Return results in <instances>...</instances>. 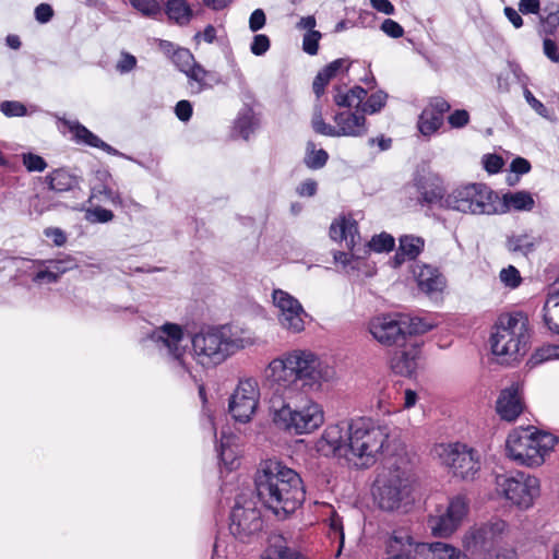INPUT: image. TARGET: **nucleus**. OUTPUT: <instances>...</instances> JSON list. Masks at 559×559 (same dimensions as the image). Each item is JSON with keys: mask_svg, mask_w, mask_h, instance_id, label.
Listing matches in <instances>:
<instances>
[{"mask_svg": "<svg viewBox=\"0 0 559 559\" xmlns=\"http://www.w3.org/2000/svg\"><path fill=\"white\" fill-rule=\"evenodd\" d=\"M389 428L359 419L350 425H330L316 442V451L326 457L343 459L357 468L369 467L382 454Z\"/></svg>", "mask_w": 559, "mask_h": 559, "instance_id": "obj_1", "label": "nucleus"}, {"mask_svg": "<svg viewBox=\"0 0 559 559\" xmlns=\"http://www.w3.org/2000/svg\"><path fill=\"white\" fill-rule=\"evenodd\" d=\"M255 488L259 499L278 519H286L305 501L301 477L277 460H266L260 464Z\"/></svg>", "mask_w": 559, "mask_h": 559, "instance_id": "obj_2", "label": "nucleus"}, {"mask_svg": "<svg viewBox=\"0 0 559 559\" xmlns=\"http://www.w3.org/2000/svg\"><path fill=\"white\" fill-rule=\"evenodd\" d=\"M334 373V369L313 353L294 350L283 358L273 359L264 369L263 378L272 384H294L298 381L302 384H321L332 381Z\"/></svg>", "mask_w": 559, "mask_h": 559, "instance_id": "obj_3", "label": "nucleus"}, {"mask_svg": "<svg viewBox=\"0 0 559 559\" xmlns=\"http://www.w3.org/2000/svg\"><path fill=\"white\" fill-rule=\"evenodd\" d=\"M415 478L406 462L385 465L372 485V499L382 511L396 512L413 502Z\"/></svg>", "mask_w": 559, "mask_h": 559, "instance_id": "obj_4", "label": "nucleus"}, {"mask_svg": "<svg viewBox=\"0 0 559 559\" xmlns=\"http://www.w3.org/2000/svg\"><path fill=\"white\" fill-rule=\"evenodd\" d=\"M249 340L230 325L201 330L191 337V355L198 365L213 367L245 348Z\"/></svg>", "mask_w": 559, "mask_h": 559, "instance_id": "obj_5", "label": "nucleus"}, {"mask_svg": "<svg viewBox=\"0 0 559 559\" xmlns=\"http://www.w3.org/2000/svg\"><path fill=\"white\" fill-rule=\"evenodd\" d=\"M557 438L534 427L512 430L506 442L508 456L516 463L538 467L557 444Z\"/></svg>", "mask_w": 559, "mask_h": 559, "instance_id": "obj_6", "label": "nucleus"}, {"mask_svg": "<svg viewBox=\"0 0 559 559\" xmlns=\"http://www.w3.org/2000/svg\"><path fill=\"white\" fill-rule=\"evenodd\" d=\"M528 338L527 319L522 313L503 314L490 337L492 354L501 364H511L526 353Z\"/></svg>", "mask_w": 559, "mask_h": 559, "instance_id": "obj_7", "label": "nucleus"}, {"mask_svg": "<svg viewBox=\"0 0 559 559\" xmlns=\"http://www.w3.org/2000/svg\"><path fill=\"white\" fill-rule=\"evenodd\" d=\"M271 413L277 428L295 436L312 433L324 423L322 406L312 400H307L295 408L285 403L276 407L273 402Z\"/></svg>", "mask_w": 559, "mask_h": 559, "instance_id": "obj_8", "label": "nucleus"}, {"mask_svg": "<svg viewBox=\"0 0 559 559\" xmlns=\"http://www.w3.org/2000/svg\"><path fill=\"white\" fill-rule=\"evenodd\" d=\"M445 209L473 215L499 214V195L484 183L461 186L444 199Z\"/></svg>", "mask_w": 559, "mask_h": 559, "instance_id": "obj_9", "label": "nucleus"}, {"mask_svg": "<svg viewBox=\"0 0 559 559\" xmlns=\"http://www.w3.org/2000/svg\"><path fill=\"white\" fill-rule=\"evenodd\" d=\"M495 485L497 495L520 510L532 508L540 495L539 479L523 472L499 474Z\"/></svg>", "mask_w": 559, "mask_h": 559, "instance_id": "obj_10", "label": "nucleus"}, {"mask_svg": "<svg viewBox=\"0 0 559 559\" xmlns=\"http://www.w3.org/2000/svg\"><path fill=\"white\" fill-rule=\"evenodd\" d=\"M432 454L449 467L454 476L464 480H473L481 468L479 452L464 443H439Z\"/></svg>", "mask_w": 559, "mask_h": 559, "instance_id": "obj_11", "label": "nucleus"}, {"mask_svg": "<svg viewBox=\"0 0 559 559\" xmlns=\"http://www.w3.org/2000/svg\"><path fill=\"white\" fill-rule=\"evenodd\" d=\"M468 510V501L463 496H455L447 504L437 506L427 519L431 535L450 537L460 527Z\"/></svg>", "mask_w": 559, "mask_h": 559, "instance_id": "obj_12", "label": "nucleus"}, {"mask_svg": "<svg viewBox=\"0 0 559 559\" xmlns=\"http://www.w3.org/2000/svg\"><path fill=\"white\" fill-rule=\"evenodd\" d=\"M262 528L260 511L251 501L238 500L231 511L229 530L242 543L250 542Z\"/></svg>", "mask_w": 559, "mask_h": 559, "instance_id": "obj_13", "label": "nucleus"}, {"mask_svg": "<svg viewBox=\"0 0 559 559\" xmlns=\"http://www.w3.org/2000/svg\"><path fill=\"white\" fill-rule=\"evenodd\" d=\"M384 559H429L428 543H421L405 531H394L385 540Z\"/></svg>", "mask_w": 559, "mask_h": 559, "instance_id": "obj_14", "label": "nucleus"}, {"mask_svg": "<svg viewBox=\"0 0 559 559\" xmlns=\"http://www.w3.org/2000/svg\"><path fill=\"white\" fill-rule=\"evenodd\" d=\"M272 296L273 302L278 309L281 325L293 333L302 331L305 329L304 317L306 312L300 302L282 289H275Z\"/></svg>", "mask_w": 559, "mask_h": 559, "instance_id": "obj_15", "label": "nucleus"}, {"mask_svg": "<svg viewBox=\"0 0 559 559\" xmlns=\"http://www.w3.org/2000/svg\"><path fill=\"white\" fill-rule=\"evenodd\" d=\"M507 532L508 524L503 520L496 519L472 527L464 535L463 544L467 549H486L501 540Z\"/></svg>", "mask_w": 559, "mask_h": 559, "instance_id": "obj_16", "label": "nucleus"}, {"mask_svg": "<svg viewBox=\"0 0 559 559\" xmlns=\"http://www.w3.org/2000/svg\"><path fill=\"white\" fill-rule=\"evenodd\" d=\"M330 236L335 241H344L345 247L350 253L338 251L334 254V260L344 265L349 263L350 257H357L355 248L360 243L357 222L352 217H341L330 227Z\"/></svg>", "mask_w": 559, "mask_h": 559, "instance_id": "obj_17", "label": "nucleus"}, {"mask_svg": "<svg viewBox=\"0 0 559 559\" xmlns=\"http://www.w3.org/2000/svg\"><path fill=\"white\" fill-rule=\"evenodd\" d=\"M150 338L162 353L181 362L185 355V349L180 345L183 330L179 324L167 322L156 328Z\"/></svg>", "mask_w": 559, "mask_h": 559, "instance_id": "obj_18", "label": "nucleus"}, {"mask_svg": "<svg viewBox=\"0 0 559 559\" xmlns=\"http://www.w3.org/2000/svg\"><path fill=\"white\" fill-rule=\"evenodd\" d=\"M260 393L257 386H237L229 400V412L233 417L247 423L257 409Z\"/></svg>", "mask_w": 559, "mask_h": 559, "instance_id": "obj_19", "label": "nucleus"}, {"mask_svg": "<svg viewBox=\"0 0 559 559\" xmlns=\"http://www.w3.org/2000/svg\"><path fill=\"white\" fill-rule=\"evenodd\" d=\"M369 331L383 345H392L400 338H404L401 314H388L372 319L369 324Z\"/></svg>", "mask_w": 559, "mask_h": 559, "instance_id": "obj_20", "label": "nucleus"}, {"mask_svg": "<svg viewBox=\"0 0 559 559\" xmlns=\"http://www.w3.org/2000/svg\"><path fill=\"white\" fill-rule=\"evenodd\" d=\"M334 138L364 136L367 131V120L361 111L343 110L334 115Z\"/></svg>", "mask_w": 559, "mask_h": 559, "instance_id": "obj_21", "label": "nucleus"}, {"mask_svg": "<svg viewBox=\"0 0 559 559\" xmlns=\"http://www.w3.org/2000/svg\"><path fill=\"white\" fill-rule=\"evenodd\" d=\"M525 403L519 386H507L497 401L496 412L502 420L514 421L524 412Z\"/></svg>", "mask_w": 559, "mask_h": 559, "instance_id": "obj_22", "label": "nucleus"}, {"mask_svg": "<svg viewBox=\"0 0 559 559\" xmlns=\"http://www.w3.org/2000/svg\"><path fill=\"white\" fill-rule=\"evenodd\" d=\"M413 274L419 290L428 296L441 293L445 287L444 276L431 265L416 263L413 266Z\"/></svg>", "mask_w": 559, "mask_h": 559, "instance_id": "obj_23", "label": "nucleus"}, {"mask_svg": "<svg viewBox=\"0 0 559 559\" xmlns=\"http://www.w3.org/2000/svg\"><path fill=\"white\" fill-rule=\"evenodd\" d=\"M420 350L418 345L397 350L391 359V369L394 373L403 377H412L417 368V359Z\"/></svg>", "mask_w": 559, "mask_h": 559, "instance_id": "obj_24", "label": "nucleus"}, {"mask_svg": "<svg viewBox=\"0 0 559 559\" xmlns=\"http://www.w3.org/2000/svg\"><path fill=\"white\" fill-rule=\"evenodd\" d=\"M67 124L78 143H84L92 147L100 148L110 155H122L78 121H69Z\"/></svg>", "mask_w": 559, "mask_h": 559, "instance_id": "obj_25", "label": "nucleus"}, {"mask_svg": "<svg viewBox=\"0 0 559 559\" xmlns=\"http://www.w3.org/2000/svg\"><path fill=\"white\" fill-rule=\"evenodd\" d=\"M186 75L189 79L191 92L194 94H199L203 90L210 88L213 84L218 83V80L213 72L205 70L197 62L191 67Z\"/></svg>", "mask_w": 559, "mask_h": 559, "instance_id": "obj_26", "label": "nucleus"}, {"mask_svg": "<svg viewBox=\"0 0 559 559\" xmlns=\"http://www.w3.org/2000/svg\"><path fill=\"white\" fill-rule=\"evenodd\" d=\"M238 453L239 451L236 443V437L223 431L218 447V456L227 469L231 471L238 466Z\"/></svg>", "mask_w": 559, "mask_h": 559, "instance_id": "obj_27", "label": "nucleus"}, {"mask_svg": "<svg viewBox=\"0 0 559 559\" xmlns=\"http://www.w3.org/2000/svg\"><path fill=\"white\" fill-rule=\"evenodd\" d=\"M535 205V201L532 194L527 191H516L506 193L500 201V213H506L509 209L516 211H532Z\"/></svg>", "mask_w": 559, "mask_h": 559, "instance_id": "obj_28", "label": "nucleus"}, {"mask_svg": "<svg viewBox=\"0 0 559 559\" xmlns=\"http://www.w3.org/2000/svg\"><path fill=\"white\" fill-rule=\"evenodd\" d=\"M425 240L414 235H404L400 237L399 252L395 254L397 264L402 263L405 258L409 260L416 259L423 251Z\"/></svg>", "mask_w": 559, "mask_h": 559, "instance_id": "obj_29", "label": "nucleus"}, {"mask_svg": "<svg viewBox=\"0 0 559 559\" xmlns=\"http://www.w3.org/2000/svg\"><path fill=\"white\" fill-rule=\"evenodd\" d=\"M49 188L57 192H66L78 187L79 180L66 169H56L47 176Z\"/></svg>", "mask_w": 559, "mask_h": 559, "instance_id": "obj_30", "label": "nucleus"}, {"mask_svg": "<svg viewBox=\"0 0 559 559\" xmlns=\"http://www.w3.org/2000/svg\"><path fill=\"white\" fill-rule=\"evenodd\" d=\"M429 559H468L461 549L443 542L428 543Z\"/></svg>", "mask_w": 559, "mask_h": 559, "instance_id": "obj_31", "label": "nucleus"}, {"mask_svg": "<svg viewBox=\"0 0 559 559\" xmlns=\"http://www.w3.org/2000/svg\"><path fill=\"white\" fill-rule=\"evenodd\" d=\"M537 242L538 241L536 238L527 234L515 235L508 238L507 248L509 251L513 253L527 255L528 253L534 251Z\"/></svg>", "mask_w": 559, "mask_h": 559, "instance_id": "obj_32", "label": "nucleus"}, {"mask_svg": "<svg viewBox=\"0 0 559 559\" xmlns=\"http://www.w3.org/2000/svg\"><path fill=\"white\" fill-rule=\"evenodd\" d=\"M166 13L170 20L178 24H187L191 17V10L183 0H168Z\"/></svg>", "mask_w": 559, "mask_h": 559, "instance_id": "obj_33", "label": "nucleus"}, {"mask_svg": "<svg viewBox=\"0 0 559 559\" xmlns=\"http://www.w3.org/2000/svg\"><path fill=\"white\" fill-rule=\"evenodd\" d=\"M443 123V118L437 116L430 110L424 109L419 116L417 127L424 136H430L439 130Z\"/></svg>", "mask_w": 559, "mask_h": 559, "instance_id": "obj_34", "label": "nucleus"}, {"mask_svg": "<svg viewBox=\"0 0 559 559\" xmlns=\"http://www.w3.org/2000/svg\"><path fill=\"white\" fill-rule=\"evenodd\" d=\"M401 320L403 321V336L408 335H417L424 334L430 331L435 324L428 322L427 320L418 317H408L405 314H401Z\"/></svg>", "mask_w": 559, "mask_h": 559, "instance_id": "obj_35", "label": "nucleus"}, {"mask_svg": "<svg viewBox=\"0 0 559 559\" xmlns=\"http://www.w3.org/2000/svg\"><path fill=\"white\" fill-rule=\"evenodd\" d=\"M326 521L329 526V537L338 543L337 554H340L344 546L345 537L342 518L331 509L330 516Z\"/></svg>", "mask_w": 559, "mask_h": 559, "instance_id": "obj_36", "label": "nucleus"}, {"mask_svg": "<svg viewBox=\"0 0 559 559\" xmlns=\"http://www.w3.org/2000/svg\"><path fill=\"white\" fill-rule=\"evenodd\" d=\"M540 19L545 34L556 35L559 32V9L556 5L545 8Z\"/></svg>", "mask_w": 559, "mask_h": 559, "instance_id": "obj_37", "label": "nucleus"}, {"mask_svg": "<svg viewBox=\"0 0 559 559\" xmlns=\"http://www.w3.org/2000/svg\"><path fill=\"white\" fill-rule=\"evenodd\" d=\"M329 155L328 153L320 148L314 150V144L309 142L307 144V154L305 156V164L310 169H320L328 162Z\"/></svg>", "mask_w": 559, "mask_h": 559, "instance_id": "obj_38", "label": "nucleus"}, {"mask_svg": "<svg viewBox=\"0 0 559 559\" xmlns=\"http://www.w3.org/2000/svg\"><path fill=\"white\" fill-rule=\"evenodd\" d=\"M37 264L38 266H44L47 264L52 270L58 281L62 274L76 267V263L71 257L55 260H41L37 261Z\"/></svg>", "mask_w": 559, "mask_h": 559, "instance_id": "obj_39", "label": "nucleus"}, {"mask_svg": "<svg viewBox=\"0 0 559 559\" xmlns=\"http://www.w3.org/2000/svg\"><path fill=\"white\" fill-rule=\"evenodd\" d=\"M388 94L383 91H377L371 94L361 106V112L364 115H373L379 112L386 104Z\"/></svg>", "mask_w": 559, "mask_h": 559, "instance_id": "obj_40", "label": "nucleus"}, {"mask_svg": "<svg viewBox=\"0 0 559 559\" xmlns=\"http://www.w3.org/2000/svg\"><path fill=\"white\" fill-rule=\"evenodd\" d=\"M131 5L147 17H157L162 14V7L157 0H129Z\"/></svg>", "mask_w": 559, "mask_h": 559, "instance_id": "obj_41", "label": "nucleus"}, {"mask_svg": "<svg viewBox=\"0 0 559 559\" xmlns=\"http://www.w3.org/2000/svg\"><path fill=\"white\" fill-rule=\"evenodd\" d=\"M174 64L185 74L195 63L193 55L186 48H177L171 55Z\"/></svg>", "mask_w": 559, "mask_h": 559, "instance_id": "obj_42", "label": "nucleus"}, {"mask_svg": "<svg viewBox=\"0 0 559 559\" xmlns=\"http://www.w3.org/2000/svg\"><path fill=\"white\" fill-rule=\"evenodd\" d=\"M255 128L254 117L251 110L247 109L240 114L236 121V129L247 140Z\"/></svg>", "mask_w": 559, "mask_h": 559, "instance_id": "obj_43", "label": "nucleus"}, {"mask_svg": "<svg viewBox=\"0 0 559 559\" xmlns=\"http://www.w3.org/2000/svg\"><path fill=\"white\" fill-rule=\"evenodd\" d=\"M311 124L317 133L334 138V127L324 121L320 106L314 108Z\"/></svg>", "mask_w": 559, "mask_h": 559, "instance_id": "obj_44", "label": "nucleus"}, {"mask_svg": "<svg viewBox=\"0 0 559 559\" xmlns=\"http://www.w3.org/2000/svg\"><path fill=\"white\" fill-rule=\"evenodd\" d=\"M394 238L386 233L373 236L369 241V248L376 252L391 251L394 248Z\"/></svg>", "mask_w": 559, "mask_h": 559, "instance_id": "obj_45", "label": "nucleus"}, {"mask_svg": "<svg viewBox=\"0 0 559 559\" xmlns=\"http://www.w3.org/2000/svg\"><path fill=\"white\" fill-rule=\"evenodd\" d=\"M0 111L9 118L24 117L27 115V109L24 104L17 100H4L0 104Z\"/></svg>", "mask_w": 559, "mask_h": 559, "instance_id": "obj_46", "label": "nucleus"}, {"mask_svg": "<svg viewBox=\"0 0 559 559\" xmlns=\"http://www.w3.org/2000/svg\"><path fill=\"white\" fill-rule=\"evenodd\" d=\"M333 99L334 103L340 107L348 108V110L355 108V110L361 111V108L357 103H355V99L352 97L349 91L344 92L342 87H335Z\"/></svg>", "mask_w": 559, "mask_h": 559, "instance_id": "obj_47", "label": "nucleus"}, {"mask_svg": "<svg viewBox=\"0 0 559 559\" xmlns=\"http://www.w3.org/2000/svg\"><path fill=\"white\" fill-rule=\"evenodd\" d=\"M22 160L28 171H44L47 167L45 159L33 153H24L22 155Z\"/></svg>", "mask_w": 559, "mask_h": 559, "instance_id": "obj_48", "label": "nucleus"}, {"mask_svg": "<svg viewBox=\"0 0 559 559\" xmlns=\"http://www.w3.org/2000/svg\"><path fill=\"white\" fill-rule=\"evenodd\" d=\"M445 197L442 194V190L439 187L431 189H424L420 194V201L430 205L439 204L441 207L444 206Z\"/></svg>", "mask_w": 559, "mask_h": 559, "instance_id": "obj_49", "label": "nucleus"}, {"mask_svg": "<svg viewBox=\"0 0 559 559\" xmlns=\"http://www.w3.org/2000/svg\"><path fill=\"white\" fill-rule=\"evenodd\" d=\"M321 39V33L318 31L307 32L302 39V49L310 56H314L318 52L319 40Z\"/></svg>", "mask_w": 559, "mask_h": 559, "instance_id": "obj_50", "label": "nucleus"}, {"mask_svg": "<svg viewBox=\"0 0 559 559\" xmlns=\"http://www.w3.org/2000/svg\"><path fill=\"white\" fill-rule=\"evenodd\" d=\"M500 280L507 286L515 288L521 283L520 272L514 266L509 265L500 272Z\"/></svg>", "mask_w": 559, "mask_h": 559, "instance_id": "obj_51", "label": "nucleus"}, {"mask_svg": "<svg viewBox=\"0 0 559 559\" xmlns=\"http://www.w3.org/2000/svg\"><path fill=\"white\" fill-rule=\"evenodd\" d=\"M86 217L94 223H107L114 218V213L110 210L96 206L86 212Z\"/></svg>", "mask_w": 559, "mask_h": 559, "instance_id": "obj_52", "label": "nucleus"}, {"mask_svg": "<svg viewBox=\"0 0 559 559\" xmlns=\"http://www.w3.org/2000/svg\"><path fill=\"white\" fill-rule=\"evenodd\" d=\"M524 97H525V100L527 102V104L536 111V114H538L543 118L551 120V118L549 116V110L545 107V105L540 100H538L533 95V93L530 90H527V88L524 90Z\"/></svg>", "mask_w": 559, "mask_h": 559, "instance_id": "obj_53", "label": "nucleus"}, {"mask_svg": "<svg viewBox=\"0 0 559 559\" xmlns=\"http://www.w3.org/2000/svg\"><path fill=\"white\" fill-rule=\"evenodd\" d=\"M44 266H45L44 269H39L33 275L32 281L38 285L57 283L58 280H57L56 275L53 274L52 270L47 264H45ZM39 267H43V266H39Z\"/></svg>", "mask_w": 559, "mask_h": 559, "instance_id": "obj_54", "label": "nucleus"}, {"mask_svg": "<svg viewBox=\"0 0 559 559\" xmlns=\"http://www.w3.org/2000/svg\"><path fill=\"white\" fill-rule=\"evenodd\" d=\"M270 48V39L266 35L259 34L253 37L250 50L255 56L264 55Z\"/></svg>", "mask_w": 559, "mask_h": 559, "instance_id": "obj_55", "label": "nucleus"}, {"mask_svg": "<svg viewBox=\"0 0 559 559\" xmlns=\"http://www.w3.org/2000/svg\"><path fill=\"white\" fill-rule=\"evenodd\" d=\"M261 559H304L302 557L296 556L293 551L287 548L280 547L275 549H269L261 557Z\"/></svg>", "mask_w": 559, "mask_h": 559, "instance_id": "obj_56", "label": "nucleus"}, {"mask_svg": "<svg viewBox=\"0 0 559 559\" xmlns=\"http://www.w3.org/2000/svg\"><path fill=\"white\" fill-rule=\"evenodd\" d=\"M451 108L450 104L442 97L431 98L429 105L425 108L443 118V115Z\"/></svg>", "mask_w": 559, "mask_h": 559, "instance_id": "obj_57", "label": "nucleus"}, {"mask_svg": "<svg viewBox=\"0 0 559 559\" xmlns=\"http://www.w3.org/2000/svg\"><path fill=\"white\" fill-rule=\"evenodd\" d=\"M381 29L392 38H400L404 34L403 27L391 19H386L382 22Z\"/></svg>", "mask_w": 559, "mask_h": 559, "instance_id": "obj_58", "label": "nucleus"}, {"mask_svg": "<svg viewBox=\"0 0 559 559\" xmlns=\"http://www.w3.org/2000/svg\"><path fill=\"white\" fill-rule=\"evenodd\" d=\"M136 66V59L133 55L128 52H122L120 60L118 61L116 69L120 73H128L132 71Z\"/></svg>", "mask_w": 559, "mask_h": 559, "instance_id": "obj_59", "label": "nucleus"}, {"mask_svg": "<svg viewBox=\"0 0 559 559\" xmlns=\"http://www.w3.org/2000/svg\"><path fill=\"white\" fill-rule=\"evenodd\" d=\"M266 22L265 13L262 9L254 10L249 19V28L251 32H258L263 28Z\"/></svg>", "mask_w": 559, "mask_h": 559, "instance_id": "obj_60", "label": "nucleus"}, {"mask_svg": "<svg viewBox=\"0 0 559 559\" xmlns=\"http://www.w3.org/2000/svg\"><path fill=\"white\" fill-rule=\"evenodd\" d=\"M53 16V10L48 3H40L35 8V19L37 22L48 23Z\"/></svg>", "mask_w": 559, "mask_h": 559, "instance_id": "obj_61", "label": "nucleus"}, {"mask_svg": "<svg viewBox=\"0 0 559 559\" xmlns=\"http://www.w3.org/2000/svg\"><path fill=\"white\" fill-rule=\"evenodd\" d=\"M469 119L468 112L464 109H459L452 112L448 120L453 128H462L467 124Z\"/></svg>", "mask_w": 559, "mask_h": 559, "instance_id": "obj_62", "label": "nucleus"}, {"mask_svg": "<svg viewBox=\"0 0 559 559\" xmlns=\"http://www.w3.org/2000/svg\"><path fill=\"white\" fill-rule=\"evenodd\" d=\"M176 116L181 121H188L192 116V105L188 100H180L175 107Z\"/></svg>", "mask_w": 559, "mask_h": 559, "instance_id": "obj_63", "label": "nucleus"}, {"mask_svg": "<svg viewBox=\"0 0 559 559\" xmlns=\"http://www.w3.org/2000/svg\"><path fill=\"white\" fill-rule=\"evenodd\" d=\"M544 53L546 57L551 60L552 62L558 63L559 62V50L557 44L551 40L550 38H545L544 44Z\"/></svg>", "mask_w": 559, "mask_h": 559, "instance_id": "obj_64", "label": "nucleus"}]
</instances>
